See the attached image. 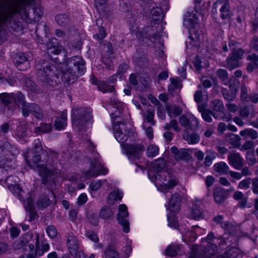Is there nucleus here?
I'll return each instance as SVG.
<instances>
[{
  "mask_svg": "<svg viewBox=\"0 0 258 258\" xmlns=\"http://www.w3.org/2000/svg\"><path fill=\"white\" fill-rule=\"evenodd\" d=\"M33 150H27L25 159L27 164L32 168L38 167V173L41 178V184L50 190L52 200L46 195H41L36 202L37 206L44 209L55 200V196L52 190L56 188V181L60 175V171L57 167V158L58 155L56 152H49L42 150L41 142L38 139L34 142Z\"/></svg>",
  "mask_w": 258,
  "mask_h": 258,
  "instance_id": "f257e3e1",
  "label": "nucleus"
},
{
  "mask_svg": "<svg viewBox=\"0 0 258 258\" xmlns=\"http://www.w3.org/2000/svg\"><path fill=\"white\" fill-rule=\"evenodd\" d=\"M85 60L76 55L68 58L66 61L64 72L59 73L55 66L45 59L36 61L35 68L38 81L45 87H55L62 81L71 84L75 82L79 76L86 72Z\"/></svg>",
  "mask_w": 258,
  "mask_h": 258,
  "instance_id": "f03ea898",
  "label": "nucleus"
},
{
  "mask_svg": "<svg viewBox=\"0 0 258 258\" xmlns=\"http://www.w3.org/2000/svg\"><path fill=\"white\" fill-rule=\"evenodd\" d=\"M88 150L90 152L92 156H89L90 160V169L85 171L83 173L84 177L90 178L95 177L99 174H106L108 172V169L104 168L100 161V156L95 151V147L93 144L89 142L88 143Z\"/></svg>",
  "mask_w": 258,
  "mask_h": 258,
  "instance_id": "7ed1b4c3",
  "label": "nucleus"
},
{
  "mask_svg": "<svg viewBox=\"0 0 258 258\" xmlns=\"http://www.w3.org/2000/svg\"><path fill=\"white\" fill-rule=\"evenodd\" d=\"M92 111L89 109L80 107L72 111L73 125L78 130H84L88 123H92Z\"/></svg>",
  "mask_w": 258,
  "mask_h": 258,
  "instance_id": "20e7f679",
  "label": "nucleus"
},
{
  "mask_svg": "<svg viewBox=\"0 0 258 258\" xmlns=\"http://www.w3.org/2000/svg\"><path fill=\"white\" fill-rule=\"evenodd\" d=\"M212 14L216 20L219 17L223 21L229 20L232 13L227 0H217L212 7Z\"/></svg>",
  "mask_w": 258,
  "mask_h": 258,
  "instance_id": "39448f33",
  "label": "nucleus"
},
{
  "mask_svg": "<svg viewBox=\"0 0 258 258\" xmlns=\"http://www.w3.org/2000/svg\"><path fill=\"white\" fill-rule=\"evenodd\" d=\"M122 146L124 153L126 154L128 159L133 162L137 160H139L142 157L145 149L144 145L142 144H126ZM135 163L138 168L144 170V167L138 164L137 162H135Z\"/></svg>",
  "mask_w": 258,
  "mask_h": 258,
  "instance_id": "423d86ee",
  "label": "nucleus"
},
{
  "mask_svg": "<svg viewBox=\"0 0 258 258\" xmlns=\"http://www.w3.org/2000/svg\"><path fill=\"white\" fill-rule=\"evenodd\" d=\"M245 52L241 48H233L226 59L227 68L230 70L238 68L240 66L239 61L243 58Z\"/></svg>",
  "mask_w": 258,
  "mask_h": 258,
  "instance_id": "0eeeda50",
  "label": "nucleus"
},
{
  "mask_svg": "<svg viewBox=\"0 0 258 258\" xmlns=\"http://www.w3.org/2000/svg\"><path fill=\"white\" fill-rule=\"evenodd\" d=\"M110 104L116 109L114 113L110 114L112 118V121L113 122V126L115 125H121V124H125L123 123V103L120 102L115 96L113 95L110 99Z\"/></svg>",
  "mask_w": 258,
  "mask_h": 258,
  "instance_id": "6e6552de",
  "label": "nucleus"
},
{
  "mask_svg": "<svg viewBox=\"0 0 258 258\" xmlns=\"http://www.w3.org/2000/svg\"><path fill=\"white\" fill-rule=\"evenodd\" d=\"M113 131L115 139L121 144H123L126 142L133 134L131 129H126L125 124L114 125Z\"/></svg>",
  "mask_w": 258,
  "mask_h": 258,
  "instance_id": "1a4fd4ad",
  "label": "nucleus"
},
{
  "mask_svg": "<svg viewBox=\"0 0 258 258\" xmlns=\"http://www.w3.org/2000/svg\"><path fill=\"white\" fill-rule=\"evenodd\" d=\"M177 181L175 177L170 175L167 171L158 173L156 184H159L165 189H168L173 188L177 185Z\"/></svg>",
  "mask_w": 258,
  "mask_h": 258,
  "instance_id": "9d476101",
  "label": "nucleus"
},
{
  "mask_svg": "<svg viewBox=\"0 0 258 258\" xmlns=\"http://www.w3.org/2000/svg\"><path fill=\"white\" fill-rule=\"evenodd\" d=\"M238 88V81L235 79L230 80L228 84V88H223L222 93L224 98L228 102L234 100Z\"/></svg>",
  "mask_w": 258,
  "mask_h": 258,
  "instance_id": "9b49d317",
  "label": "nucleus"
},
{
  "mask_svg": "<svg viewBox=\"0 0 258 258\" xmlns=\"http://www.w3.org/2000/svg\"><path fill=\"white\" fill-rule=\"evenodd\" d=\"M128 216V213L126 206L124 204L119 205L117 220L119 224L122 226V230L125 233H128L130 231L129 222L126 219Z\"/></svg>",
  "mask_w": 258,
  "mask_h": 258,
  "instance_id": "f8f14e48",
  "label": "nucleus"
},
{
  "mask_svg": "<svg viewBox=\"0 0 258 258\" xmlns=\"http://www.w3.org/2000/svg\"><path fill=\"white\" fill-rule=\"evenodd\" d=\"M8 98L9 104L8 109L10 110H14L17 105L20 107L27 102L25 96L21 92H18L16 93H8Z\"/></svg>",
  "mask_w": 258,
  "mask_h": 258,
  "instance_id": "ddd939ff",
  "label": "nucleus"
},
{
  "mask_svg": "<svg viewBox=\"0 0 258 258\" xmlns=\"http://www.w3.org/2000/svg\"><path fill=\"white\" fill-rule=\"evenodd\" d=\"M180 124L186 129L194 130L197 129L199 124L198 119L192 114L182 115L179 119Z\"/></svg>",
  "mask_w": 258,
  "mask_h": 258,
  "instance_id": "4468645a",
  "label": "nucleus"
},
{
  "mask_svg": "<svg viewBox=\"0 0 258 258\" xmlns=\"http://www.w3.org/2000/svg\"><path fill=\"white\" fill-rule=\"evenodd\" d=\"M30 57L25 53H20L15 57V64L20 71H25L30 67Z\"/></svg>",
  "mask_w": 258,
  "mask_h": 258,
  "instance_id": "2eb2a0df",
  "label": "nucleus"
},
{
  "mask_svg": "<svg viewBox=\"0 0 258 258\" xmlns=\"http://www.w3.org/2000/svg\"><path fill=\"white\" fill-rule=\"evenodd\" d=\"M229 164L237 170H240L243 166V159L239 153L231 152L228 155Z\"/></svg>",
  "mask_w": 258,
  "mask_h": 258,
  "instance_id": "dca6fc26",
  "label": "nucleus"
},
{
  "mask_svg": "<svg viewBox=\"0 0 258 258\" xmlns=\"http://www.w3.org/2000/svg\"><path fill=\"white\" fill-rule=\"evenodd\" d=\"M240 98L242 101L256 103L258 102V94L252 93L249 94L247 88L243 85L240 88Z\"/></svg>",
  "mask_w": 258,
  "mask_h": 258,
  "instance_id": "f3484780",
  "label": "nucleus"
},
{
  "mask_svg": "<svg viewBox=\"0 0 258 258\" xmlns=\"http://www.w3.org/2000/svg\"><path fill=\"white\" fill-rule=\"evenodd\" d=\"M29 130L27 122L26 121H22L17 128V136L21 140L27 142Z\"/></svg>",
  "mask_w": 258,
  "mask_h": 258,
  "instance_id": "a211bd4d",
  "label": "nucleus"
},
{
  "mask_svg": "<svg viewBox=\"0 0 258 258\" xmlns=\"http://www.w3.org/2000/svg\"><path fill=\"white\" fill-rule=\"evenodd\" d=\"M67 244L72 255H76L79 249L78 242L76 237L73 235L68 234L67 236Z\"/></svg>",
  "mask_w": 258,
  "mask_h": 258,
  "instance_id": "6ab92c4d",
  "label": "nucleus"
},
{
  "mask_svg": "<svg viewBox=\"0 0 258 258\" xmlns=\"http://www.w3.org/2000/svg\"><path fill=\"white\" fill-rule=\"evenodd\" d=\"M181 197L179 194L175 193L172 196L169 202L168 209L173 213L179 211Z\"/></svg>",
  "mask_w": 258,
  "mask_h": 258,
  "instance_id": "aec40b11",
  "label": "nucleus"
},
{
  "mask_svg": "<svg viewBox=\"0 0 258 258\" xmlns=\"http://www.w3.org/2000/svg\"><path fill=\"white\" fill-rule=\"evenodd\" d=\"M198 18L195 14L187 13L183 20V26L190 30L194 28V27L197 24Z\"/></svg>",
  "mask_w": 258,
  "mask_h": 258,
  "instance_id": "412c9836",
  "label": "nucleus"
},
{
  "mask_svg": "<svg viewBox=\"0 0 258 258\" xmlns=\"http://www.w3.org/2000/svg\"><path fill=\"white\" fill-rule=\"evenodd\" d=\"M35 68L36 69L35 67ZM35 71H36V70H35ZM36 74L37 73H36V75L37 76ZM36 77L37 78V76H36ZM37 81H38L37 78ZM38 82L42 86V89L39 88V87H38L37 86V85H36V84L34 83V82L32 80H31L30 78H27L25 79V84H26V87L29 90H30L31 91L33 92L34 93H38V94L42 93L44 91V90L46 89L51 87H45L44 86H43L42 85L41 83H40L39 81H38Z\"/></svg>",
  "mask_w": 258,
  "mask_h": 258,
  "instance_id": "4be33fe9",
  "label": "nucleus"
},
{
  "mask_svg": "<svg viewBox=\"0 0 258 258\" xmlns=\"http://www.w3.org/2000/svg\"><path fill=\"white\" fill-rule=\"evenodd\" d=\"M213 197L218 204L223 203L227 198L225 190L221 187H217L214 190Z\"/></svg>",
  "mask_w": 258,
  "mask_h": 258,
  "instance_id": "5701e85b",
  "label": "nucleus"
},
{
  "mask_svg": "<svg viewBox=\"0 0 258 258\" xmlns=\"http://www.w3.org/2000/svg\"><path fill=\"white\" fill-rule=\"evenodd\" d=\"M67 119V113L65 111H63L60 114V116L56 118L54 126L57 130H63L66 126L67 123L66 122Z\"/></svg>",
  "mask_w": 258,
  "mask_h": 258,
  "instance_id": "b1692460",
  "label": "nucleus"
},
{
  "mask_svg": "<svg viewBox=\"0 0 258 258\" xmlns=\"http://www.w3.org/2000/svg\"><path fill=\"white\" fill-rule=\"evenodd\" d=\"M190 40L189 44L192 46H198L200 44V33L196 31L194 28L189 30V36Z\"/></svg>",
  "mask_w": 258,
  "mask_h": 258,
  "instance_id": "393cba45",
  "label": "nucleus"
},
{
  "mask_svg": "<svg viewBox=\"0 0 258 258\" xmlns=\"http://www.w3.org/2000/svg\"><path fill=\"white\" fill-rule=\"evenodd\" d=\"M171 153L174 155L176 160H180L185 158L188 155V152L185 149L179 150L176 146H173L170 149Z\"/></svg>",
  "mask_w": 258,
  "mask_h": 258,
  "instance_id": "a878e982",
  "label": "nucleus"
},
{
  "mask_svg": "<svg viewBox=\"0 0 258 258\" xmlns=\"http://www.w3.org/2000/svg\"><path fill=\"white\" fill-rule=\"evenodd\" d=\"M182 249V246L180 244H170L166 248L165 254L168 256H175Z\"/></svg>",
  "mask_w": 258,
  "mask_h": 258,
  "instance_id": "bb28decb",
  "label": "nucleus"
},
{
  "mask_svg": "<svg viewBox=\"0 0 258 258\" xmlns=\"http://www.w3.org/2000/svg\"><path fill=\"white\" fill-rule=\"evenodd\" d=\"M189 216L194 220H199L204 218L203 211L197 204H194Z\"/></svg>",
  "mask_w": 258,
  "mask_h": 258,
  "instance_id": "cd10ccee",
  "label": "nucleus"
},
{
  "mask_svg": "<svg viewBox=\"0 0 258 258\" xmlns=\"http://www.w3.org/2000/svg\"><path fill=\"white\" fill-rule=\"evenodd\" d=\"M227 142L234 148H239L240 146V137L237 135L230 133L226 135Z\"/></svg>",
  "mask_w": 258,
  "mask_h": 258,
  "instance_id": "c85d7f7f",
  "label": "nucleus"
},
{
  "mask_svg": "<svg viewBox=\"0 0 258 258\" xmlns=\"http://www.w3.org/2000/svg\"><path fill=\"white\" fill-rule=\"evenodd\" d=\"M61 51L60 48L58 46L55 39H51L47 46V53L49 54H58Z\"/></svg>",
  "mask_w": 258,
  "mask_h": 258,
  "instance_id": "c756f323",
  "label": "nucleus"
},
{
  "mask_svg": "<svg viewBox=\"0 0 258 258\" xmlns=\"http://www.w3.org/2000/svg\"><path fill=\"white\" fill-rule=\"evenodd\" d=\"M52 130V126L50 123L41 122L39 126L34 128V132L35 134H47L49 133Z\"/></svg>",
  "mask_w": 258,
  "mask_h": 258,
  "instance_id": "7c9ffc66",
  "label": "nucleus"
},
{
  "mask_svg": "<svg viewBox=\"0 0 258 258\" xmlns=\"http://www.w3.org/2000/svg\"><path fill=\"white\" fill-rule=\"evenodd\" d=\"M97 89L103 93L115 92L114 86L113 85H110L107 82L103 81L99 82Z\"/></svg>",
  "mask_w": 258,
  "mask_h": 258,
  "instance_id": "2f4dec72",
  "label": "nucleus"
},
{
  "mask_svg": "<svg viewBox=\"0 0 258 258\" xmlns=\"http://www.w3.org/2000/svg\"><path fill=\"white\" fill-rule=\"evenodd\" d=\"M152 167L157 172L162 171L166 165V161L164 158H160L153 161L151 163Z\"/></svg>",
  "mask_w": 258,
  "mask_h": 258,
  "instance_id": "473e14b6",
  "label": "nucleus"
},
{
  "mask_svg": "<svg viewBox=\"0 0 258 258\" xmlns=\"http://www.w3.org/2000/svg\"><path fill=\"white\" fill-rule=\"evenodd\" d=\"M215 170L220 174H227L229 171V167L228 165L224 162H220L216 163L214 166Z\"/></svg>",
  "mask_w": 258,
  "mask_h": 258,
  "instance_id": "72a5a7b5",
  "label": "nucleus"
},
{
  "mask_svg": "<svg viewBox=\"0 0 258 258\" xmlns=\"http://www.w3.org/2000/svg\"><path fill=\"white\" fill-rule=\"evenodd\" d=\"M55 21L60 26L65 27L70 22V18L68 15L58 14L55 16Z\"/></svg>",
  "mask_w": 258,
  "mask_h": 258,
  "instance_id": "f704fd0d",
  "label": "nucleus"
},
{
  "mask_svg": "<svg viewBox=\"0 0 258 258\" xmlns=\"http://www.w3.org/2000/svg\"><path fill=\"white\" fill-rule=\"evenodd\" d=\"M123 197V193L118 189L111 192L107 199L109 204H113L115 201L121 200Z\"/></svg>",
  "mask_w": 258,
  "mask_h": 258,
  "instance_id": "c9c22d12",
  "label": "nucleus"
},
{
  "mask_svg": "<svg viewBox=\"0 0 258 258\" xmlns=\"http://www.w3.org/2000/svg\"><path fill=\"white\" fill-rule=\"evenodd\" d=\"M210 106L212 110L216 112H223L224 109L223 102L220 99L214 100L210 103Z\"/></svg>",
  "mask_w": 258,
  "mask_h": 258,
  "instance_id": "e433bc0d",
  "label": "nucleus"
},
{
  "mask_svg": "<svg viewBox=\"0 0 258 258\" xmlns=\"http://www.w3.org/2000/svg\"><path fill=\"white\" fill-rule=\"evenodd\" d=\"M34 105V103H29L27 102L23 105L20 106L22 115L26 117H28L30 114H31Z\"/></svg>",
  "mask_w": 258,
  "mask_h": 258,
  "instance_id": "4c0bfd02",
  "label": "nucleus"
},
{
  "mask_svg": "<svg viewBox=\"0 0 258 258\" xmlns=\"http://www.w3.org/2000/svg\"><path fill=\"white\" fill-rule=\"evenodd\" d=\"M155 110V107L150 105L147 110L146 114H144L146 121L152 125H155V121L154 120Z\"/></svg>",
  "mask_w": 258,
  "mask_h": 258,
  "instance_id": "58836bf2",
  "label": "nucleus"
},
{
  "mask_svg": "<svg viewBox=\"0 0 258 258\" xmlns=\"http://www.w3.org/2000/svg\"><path fill=\"white\" fill-rule=\"evenodd\" d=\"M206 156L205 159L204 164L206 166H210L212 164V161L217 157V153L215 151L208 150L206 151Z\"/></svg>",
  "mask_w": 258,
  "mask_h": 258,
  "instance_id": "ea45409f",
  "label": "nucleus"
},
{
  "mask_svg": "<svg viewBox=\"0 0 258 258\" xmlns=\"http://www.w3.org/2000/svg\"><path fill=\"white\" fill-rule=\"evenodd\" d=\"M240 135L245 138L250 137L252 140H255L257 138V133L256 131L252 128H246L240 132Z\"/></svg>",
  "mask_w": 258,
  "mask_h": 258,
  "instance_id": "a19ab883",
  "label": "nucleus"
},
{
  "mask_svg": "<svg viewBox=\"0 0 258 258\" xmlns=\"http://www.w3.org/2000/svg\"><path fill=\"white\" fill-rule=\"evenodd\" d=\"M166 108L169 116H171V113H172L174 115L177 116L180 115L182 112L181 107L176 105H168L166 106Z\"/></svg>",
  "mask_w": 258,
  "mask_h": 258,
  "instance_id": "79ce46f5",
  "label": "nucleus"
},
{
  "mask_svg": "<svg viewBox=\"0 0 258 258\" xmlns=\"http://www.w3.org/2000/svg\"><path fill=\"white\" fill-rule=\"evenodd\" d=\"M114 214L112 209L107 206H103L100 210V218L103 219H108Z\"/></svg>",
  "mask_w": 258,
  "mask_h": 258,
  "instance_id": "37998d69",
  "label": "nucleus"
},
{
  "mask_svg": "<svg viewBox=\"0 0 258 258\" xmlns=\"http://www.w3.org/2000/svg\"><path fill=\"white\" fill-rule=\"evenodd\" d=\"M150 14L152 16L156 17L155 19V21L159 22L162 19L163 17V12L162 9L160 7L153 8L150 10Z\"/></svg>",
  "mask_w": 258,
  "mask_h": 258,
  "instance_id": "c03bdc74",
  "label": "nucleus"
},
{
  "mask_svg": "<svg viewBox=\"0 0 258 258\" xmlns=\"http://www.w3.org/2000/svg\"><path fill=\"white\" fill-rule=\"evenodd\" d=\"M105 258H120L117 251L112 246H108L104 251Z\"/></svg>",
  "mask_w": 258,
  "mask_h": 258,
  "instance_id": "a18cd8bd",
  "label": "nucleus"
},
{
  "mask_svg": "<svg viewBox=\"0 0 258 258\" xmlns=\"http://www.w3.org/2000/svg\"><path fill=\"white\" fill-rule=\"evenodd\" d=\"M200 138L199 135L195 133L183 136V139L187 141L188 143L191 144L198 143L200 141Z\"/></svg>",
  "mask_w": 258,
  "mask_h": 258,
  "instance_id": "49530a36",
  "label": "nucleus"
},
{
  "mask_svg": "<svg viewBox=\"0 0 258 258\" xmlns=\"http://www.w3.org/2000/svg\"><path fill=\"white\" fill-rule=\"evenodd\" d=\"M159 147L154 145H149L146 150L147 156L149 157H154L159 154Z\"/></svg>",
  "mask_w": 258,
  "mask_h": 258,
  "instance_id": "de8ad7c7",
  "label": "nucleus"
},
{
  "mask_svg": "<svg viewBox=\"0 0 258 258\" xmlns=\"http://www.w3.org/2000/svg\"><path fill=\"white\" fill-rule=\"evenodd\" d=\"M212 115L214 118L217 119L218 116L217 114L210 109H206L202 113L203 118L207 122H211L212 121L211 117Z\"/></svg>",
  "mask_w": 258,
  "mask_h": 258,
  "instance_id": "09e8293b",
  "label": "nucleus"
},
{
  "mask_svg": "<svg viewBox=\"0 0 258 258\" xmlns=\"http://www.w3.org/2000/svg\"><path fill=\"white\" fill-rule=\"evenodd\" d=\"M31 114L33 115L36 119L39 120L42 119L44 117L42 109L38 105L35 103L32 111Z\"/></svg>",
  "mask_w": 258,
  "mask_h": 258,
  "instance_id": "8fccbe9b",
  "label": "nucleus"
},
{
  "mask_svg": "<svg viewBox=\"0 0 258 258\" xmlns=\"http://www.w3.org/2000/svg\"><path fill=\"white\" fill-rule=\"evenodd\" d=\"M210 252L211 251H208L205 249V252L203 254L192 249L189 258H211V255L209 254Z\"/></svg>",
  "mask_w": 258,
  "mask_h": 258,
  "instance_id": "3c124183",
  "label": "nucleus"
},
{
  "mask_svg": "<svg viewBox=\"0 0 258 258\" xmlns=\"http://www.w3.org/2000/svg\"><path fill=\"white\" fill-rule=\"evenodd\" d=\"M167 219L168 222V226L174 229H177L179 227L176 218L173 213H171L167 216Z\"/></svg>",
  "mask_w": 258,
  "mask_h": 258,
  "instance_id": "603ef678",
  "label": "nucleus"
},
{
  "mask_svg": "<svg viewBox=\"0 0 258 258\" xmlns=\"http://www.w3.org/2000/svg\"><path fill=\"white\" fill-rule=\"evenodd\" d=\"M252 107V106H245L241 107L238 111L239 115L243 118H247L250 114Z\"/></svg>",
  "mask_w": 258,
  "mask_h": 258,
  "instance_id": "864d4df0",
  "label": "nucleus"
},
{
  "mask_svg": "<svg viewBox=\"0 0 258 258\" xmlns=\"http://www.w3.org/2000/svg\"><path fill=\"white\" fill-rule=\"evenodd\" d=\"M248 46L249 47V51H254L258 52V36L254 35L250 40Z\"/></svg>",
  "mask_w": 258,
  "mask_h": 258,
  "instance_id": "5fc2aeb1",
  "label": "nucleus"
},
{
  "mask_svg": "<svg viewBox=\"0 0 258 258\" xmlns=\"http://www.w3.org/2000/svg\"><path fill=\"white\" fill-rule=\"evenodd\" d=\"M8 153V150L4 149L3 147H0V166H6L7 160L6 156Z\"/></svg>",
  "mask_w": 258,
  "mask_h": 258,
  "instance_id": "6e6d98bb",
  "label": "nucleus"
},
{
  "mask_svg": "<svg viewBox=\"0 0 258 258\" xmlns=\"http://www.w3.org/2000/svg\"><path fill=\"white\" fill-rule=\"evenodd\" d=\"M217 75L223 82L224 85H226V82L228 81V73L225 70L220 69L217 71Z\"/></svg>",
  "mask_w": 258,
  "mask_h": 258,
  "instance_id": "4d7b16f0",
  "label": "nucleus"
},
{
  "mask_svg": "<svg viewBox=\"0 0 258 258\" xmlns=\"http://www.w3.org/2000/svg\"><path fill=\"white\" fill-rule=\"evenodd\" d=\"M252 178L250 177L246 178L241 180L238 183V187L240 189H247L250 187Z\"/></svg>",
  "mask_w": 258,
  "mask_h": 258,
  "instance_id": "13d9d810",
  "label": "nucleus"
},
{
  "mask_svg": "<svg viewBox=\"0 0 258 258\" xmlns=\"http://www.w3.org/2000/svg\"><path fill=\"white\" fill-rule=\"evenodd\" d=\"M9 189L14 194H17L19 197H22V192L23 190L20 186L17 184L14 183L12 186H8Z\"/></svg>",
  "mask_w": 258,
  "mask_h": 258,
  "instance_id": "bf43d9fd",
  "label": "nucleus"
},
{
  "mask_svg": "<svg viewBox=\"0 0 258 258\" xmlns=\"http://www.w3.org/2000/svg\"><path fill=\"white\" fill-rule=\"evenodd\" d=\"M106 37V30L103 27H99L98 33L93 35L94 38L102 40Z\"/></svg>",
  "mask_w": 258,
  "mask_h": 258,
  "instance_id": "052dcab7",
  "label": "nucleus"
},
{
  "mask_svg": "<svg viewBox=\"0 0 258 258\" xmlns=\"http://www.w3.org/2000/svg\"><path fill=\"white\" fill-rule=\"evenodd\" d=\"M46 232L48 235L51 238H54L57 235L56 229L53 225H49L47 227Z\"/></svg>",
  "mask_w": 258,
  "mask_h": 258,
  "instance_id": "680f3d73",
  "label": "nucleus"
},
{
  "mask_svg": "<svg viewBox=\"0 0 258 258\" xmlns=\"http://www.w3.org/2000/svg\"><path fill=\"white\" fill-rule=\"evenodd\" d=\"M254 147V143L252 141H247L245 143L238 148L241 151L249 150L252 149Z\"/></svg>",
  "mask_w": 258,
  "mask_h": 258,
  "instance_id": "e2e57ef3",
  "label": "nucleus"
},
{
  "mask_svg": "<svg viewBox=\"0 0 258 258\" xmlns=\"http://www.w3.org/2000/svg\"><path fill=\"white\" fill-rule=\"evenodd\" d=\"M246 159L248 164L253 165L256 163L253 152H247L246 155Z\"/></svg>",
  "mask_w": 258,
  "mask_h": 258,
  "instance_id": "0e129e2a",
  "label": "nucleus"
},
{
  "mask_svg": "<svg viewBox=\"0 0 258 258\" xmlns=\"http://www.w3.org/2000/svg\"><path fill=\"white\" fill-rule=\"evenodd\" d=\"M18 177L16 176L13 175H7V176L5 178V182L7 184L8 187L10 186L13 185V184L17 183V179Z\"/></svg>",
  "mask_w": 258,
  "mask_h": 258,
  "instance_id": "69168bd1",
  "label": "nucleus"
},
{
  "mask_svg": "<svg viewBox=\"0 0 258 258\" xmlns=\"http://www.w3.org/2000/svg\"><path fill=\"white\" fill-rule=\"evenodd\" d=\"M247 60L250 61L256 68H258V55L255 53H252L248 55L246 57Z\"/></svg>",
  "mask_w": 258,
  "mask_h": 258,
  "instance_id": "338daca9",
  "label": "nucleus"
},
{
  "mask_svg": "<svg viewBox=\"0 0 258 258\" xmlns=\"http://www.w3.org/2000/svg\"><path fill=\"white\" fill-rule=\"evenodd\" d=\"M251 187L252 192L256 195H258V177L252 178Z\"/></svg>",
  "mask_w": 258,
  "mask_h": 258,
  "instance_id": "774afa93",
  "label": "nucleus"
}]
</instances>
